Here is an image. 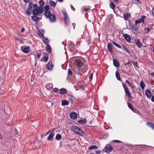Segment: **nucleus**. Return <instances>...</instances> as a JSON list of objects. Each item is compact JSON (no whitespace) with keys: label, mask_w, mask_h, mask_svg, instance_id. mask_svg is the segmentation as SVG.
I'll return each mask as SVG.
<instances>
[{"label":"nucleus","mask_w":154,"mask_h":154,"mask_svg":"<svg viewBox=\"0 0 154 154\" xmlns=\"http://www.w3.org/2000/svg\"><path fill=\"white\" fill-rule=\"evenodd\" d=\"M71 129L73 131L81 136H83L84 134V131L81 128L77 126H72Z\"/></svg>","instance_id":"1"},{"label":"nucleus","mask_w":154,"mask_h":154,"mask_svg":"<svg viewBox=\"0 0 154 154\" xmlns=\"http://www.w3.org/2000/svg\"><path fill=\"white\" fill-rule=\"evenodd\" d=\"M48 15V14L47 15H45L47 18H49L51 22L52 23L55 22L56 19L55 15L53 14H51V12Z\"/></svg>","instance_id":"2"},{"label":"nucleus","mask_w":154,"mask_h":154,"mask_svg":"<svg viewBox=\"0 0 154 154\" xmlns=\"http://www.w3.org/2000/svg\"><path fill=\"white\" fill-rule=\"evenodd\" d=\"M122 84L124 88L125 94L129 97L131 98V94L130 92L129 91L128 88L124 83H122Z\"/></svg>","instance_id":"3"},{"label":"nucleus","mask_w":154,"mask_h":154,"mask_svg":"<svg viewBox=\"0 0 154 154\" xmlns=\"http://www.w3.org/2000/svg\"><path fill=\"white\" fill-rule=\"evenodd\" d=\"M63 13L64 20L67 25H68L69 23V20L68 18V14L65 11L63 10Z\"/></svg>","instance_id":"4"},{"label":"nucleus","mask_w":154,"mask_h":154,"mask_svg":"<svg viewBox=\"0 0 154 154\" xmlns=\"http://www.w3.org/2000/svg\"><path fill=\"white\" fill-rule=\"evenodd\" d=\"M55 128H54L51 129V133L48 137V141H52L53 140V137L54 136V132L55 130Z\"/></svg>","instance_id":"5"},{"label":"nucleus","mask_w":154,"mask_h":154,"mask_svg":"<svg viewBox=\"0 0 154 154\" xmlns=\"http://www.w3.org/2000/svg\"><path fill=\"white\" fill-rule=\"evenodd\" d=\"M104 149L105 152L109 153L112 150V148L110 144H107L105 146Z\"/></svg>","instance_id":"6"},{"label":"nucleus","mask_w":154,"mask_h":154,"mask_svg":"<svg viewBox=\"0 0 154 154\" xmlns=\"http://www.w3.org/2000/svg\"><path fill=\"white\" fill-rule=\"evenodd\" d=\"M21 49L24 53H27L30 51V48L28 46H23L21 47Z\"/></svg>","instance_id":"7"},{"label":"nucleus","mask_w":154,"mask_h":154,"mask_svg":"<svg viewBox=\"0 0 154 154\" xmlns=\"http://www.w3.org/2000/svg\"><path fill=\"white\" fill-rule=\"evenodd\" d=\"M75 64L79 68H80L83 65L82 62L79 60H76L75 61Z\"/></svg>","instance_id":"8"},{"label":"nucleus","mask_w":154,"mask_h":154,"mask_svg":"<svg viewBox=\"0 0 154 154\" xmlns=\"http://www.w3.org/2000/svg\"><path fill=\"white\" fill-rule=\"evenodd\" d=\"M135 42L138 47L141 48L142 47V45L138 38H136Z\"/></svg>","instance_id":"9"},{"label":"nucleus","mask_w":154,"mask_h":154,"mask_svg":"<svg viewBox=\"0 0 154 154\" xmlns=\"http://www.w3.org/2000/svg\"><path fill=\"white\" fill-rule=\"evenodd\" d=\"M123 36L125 38L126 41L128 42H130L131 41V38L129 35L127 34H124L123 35Z\"/></svg>","instance_id":"10"},{"label":"nucleus","mask_w":154,"mask_h":154,"mask_svg":"<svg viewBox=\"0 0 154 154\" xmlns=\"http://www.w3.org/2000/svg\"><path fill=\"white\" fill-rule=\"evenodd\" d=\"M53 67V65L51 62H49L46 66V68L49 70H51Z\"/></svg>","instance_id":"11"},{"label":"nucleus","mask_w":154,"mask_h":154,"mask_svg":"<svg viewBox=\"0 0 154 154\" xmlns=\"http://www.w3.org/2000/svg\"><path fill=\"white\" fill-rule=\"evenodd\" d=\"M145 94L146 96L148 98L151 97L152 94L149 89H147L145 91Z\"/></svg>","instance_id":"12"},{"label":"nucleus","mask_w":154,"mask_h":154,"mask_svg":"<svg viewBox=\"0 0 154 154\" xmlns=\"http://www.w3.org/2000/svg\"><path fill=\"white\" fill-rule=\"evenodd\" d=\"M45 15H47L48 14H50V13L51 12L48 10L49 9V6L48 5L45 6Z\"/></svg>","instance_id":"13"},{"label":"nucleus","mask_w":154,"mask_h":154,"mask_svg":"<svg viewBox=\"0 0 154 154\" xmlns=\"http://www.w3.org/2000/svg\"><path fill=\"white\" fill-rule=\"evenodd\" d=\"M77 113L75 112H72L70 114V117L72 119H75L77 117Z\"/></svg>","instance_id":"14"},{"label":"nucleus","mask_w":154,"mask_h":154,"mask_svg":"<svg viewBox=\"0 0 154 154\" xmlns=\"http://www.w3.org/2000/svg\"><path fill=\"white\" fill-rule=\"evenodd\" d=\"M113 63L114 65L117 67H118L119 66V62L116 59H113Z\"/></svg>","instance_id":"15"},{"label":"nucleus","mask_w":154,"mask_h":154,"mask_svg":"<svg viewBox=\"0 0 154 154\" xmlns=\"http://www.w3.org/2000/svg\"><path fill=\"white\" fill-rule=\"evenodd\" d=\"M107 48L109 51L112 52V51L113 45L111 43H108L107 44Z\"/></svg>","instance_id":"16"},{"label":"nucleus","mask_w":154,"mask_h":154,"mask_svg":"<svg viewBox=\"0 0 154 154\" xmlns=\"http://www.w3.org/2000/svg\"><path fill=\"white\" fill-rule=\"evenodd\" d=\"M131 17L130 13H125L124 14L123 18L125 20H128Z\"/></svg>","instance_id":"17"},{"label":"nucleus","mask_w":154,"mask_h":154,"mask_svg":"<svg viewBox=\"0 0 154 154\" xmlns=\"http://www.w3.org/2000/svg\"><path fill=\"white\" fill-rule=\"evenodd\" d=\"M127 104H128V107L130 109H131L132 111H133L134 112H135V109L134 108V106L132 105V104H131L130 103L128 102L127 103Z\"/></svg>","instance_id":"18"},{"label":"nucleus","mask_w":154,"mask_h":154,"mask_svg":"<svg viewBox=\"0 0 154 154\" xmlns=\"http://www.w3.org/2000/svg\"><path fill=\"white\" fill-rule=\"evenodd\" d=\"M37 16L35 15L32 16V19L33 21L36 22H37L39 20L40 18Z\"/></svg>","instance_id":"19"},{"label":"nucleus","mask_w":154,"mask_h":154,"mask_svg":"<svg viewBox=\"0 0 154 154\" xmlns=\"http://www.w3.org/2000/svg\"><path fill=\"white\" fill-rule=\"evenodd\" d=\"M46 51L48 53H50L51 52V47L49 44L46 45Z\"/></svg>","instance_id":"20"},{"label":"nucleus","mask_w":154,"mask_h":154,"mask_svg":"<svg viewBox=\"0 0 154 154\" xmlns=\"http://www.w3.org/2000/svg\"><path fill=\"white\" fill-rule=\"evenodd\" d=\"M33 14L35 16H37L39 14V12L38 9H34L32 11Z\"/></svg>","instance_id":"21"},{"label":"nucleus","mask_w":154,"mask_h":154,"mask_svg":"<svg viewBox=\"0 0 154 154\" xmlns=\"http://www.w3.org/2000/svg\"><path fill=\"white\" fill-rule=\"evenodd\" d=\"M67 93L66 90V89L62 88L60 90V94H66Z\"/></svg>","instance_id":"22"},{"label":"nucleus","mask_w":154,"mask_h":154,"mask_svg":"<svg viewBox=\"0 0 154 154\" xmlns=\"http://www.w3.org/2000/svg\"><path fill=\"white\" fill-rule=\"evenodd\" d=\"M45 87L47 89L49 90L51 88H53V85L51 83L48 84L46 85Z\"/></svg>","instance_id":"23"},{"label":"nucleus","mask_w":154,"mask_h":154,"mask_svg":"<svg viewBox=\"0 0 154 154\" xmlns=\"http://www.w3.org/2000/svg\"><path fill=\"white\" fill-rule=\"evenodd\" d=\"M69 104V102L67 100H62V105L63 106L67 105Z\"/></svg>","instance_id":"24"},{"label":"nucleus","mask_w":154,"mask_h":154,"mask_svg":"<svg viewBox=\"0 0 154 154\" xmlns=\"http://www.w3.org/2000/svg\"><path fill=\"white\" fill-rule=\"evenodd\" d=\"M43 42L44 43L46 44V45L47 44H48L49 43V41L48 39L47 38H45V37L43 38Z\"/></svg>","instance_id":"25"},{"label":"nucleus","mask_w":154,"mask_h":154,"mask_svg":"<svg viewBox=\"0 0 154 154\" xmlns=\"http://www.w3.org/2000/svg\"><path fill=\"white\" fill-rule=\"evenodd\" d=\"M32 11V8H29L28 9L26 10V13L28 15H29L31 14Z\"/></svg>","instance_id":"26"},{"label":"nucleus","mask_w":154,"mask_h":154,"mask_svg":"<svg viewBox=\"0 0 154 154\" xmlns=\"http://www.w3.org/2000/svg\"><path fill=\"white\" fill-rule=\"evenodd\" d=\"M62 138L61 135L59 134H56V139L57 140H61Z\"/></svg>","instance_id":"27"},{"label":"nucleus","mask_w":154,"mask_h":154,"mask_svg":"<svg viewBox=\"0 0 154 154\" xmlns=\"http://www.w3.org/2000/svg\"><path fill=\"white\" fill-rule=\"evenodd\" d=\"M37 9L38 10L39 13H42L44 10L42 7H39Z\"/></svg>","instance_id":"28"},{"label":"nucleus","mask_w":154,"mask_h":154,"mask_svg":"<svg viewBox=\"0 0 154 154\" xmlns=\"http://www.w3.org/2000/svg\"><path fill=\"white\" fill-rule=\"evenodd\" d=\"M146 125L151 128L152 129L154 128V124L153 123L150 122H148L146 123Z\"/></svg>","instance_id":"29"},{"label":"nucleus","mask_w":154,"mask_h":154,"mask_svg":"<svg viewBox=\"0 0 154 154\" xmlns=\"http://www.w3.org/2000/svg\"><path fill=\"white\" fill-rule=\"evenodd\" d=\"M49 3L50 5L51 6L54 7L56 5V4L55 2L51 0H50Z\"/></svg>","instance_id":"30"},{"label":"nucleus","mask_w":154,"mask_h":154,"mask_svg":"<svg viewBox=\"0 0 154 154\" xmlns=\"http://www.w3.org/2000/svg\"><path fill=\"white\" fill-rule=\"evenodd\" d=\"M116 75L117 79L120 81L121 80V77L119 72L116 71Z\"/></svg>","instance_id":"31"},{"label":"nucleus","mask_w":154,"mask_h":154,"mask_svg":"<svg viewBox=\"0 0 154 154\" xmlns=\"http://www.w3.org/2000/svg\"><path fill=\"white\" fill-rule=\"evenodd\" d=\"M38 35L41 38H43L44 37L43 34L42 32H41L40 30H39L38 32Z\"/></svg>","instance_id":"32"},{"label":"nucleus","mask_w":154,"mask_h":154,"mask_svg":"<svg viewBox=\"0 0 154 154\" xmlns=\"http://www.w3.org/2000/svg\"><path fill=\"white\" fill-rule=\"evenodd\" d=\"M140 85L141 88L142 89H144V88L145 87V84L143 81H141L140 82Z\"/></svg>","instance_id":"33"},{"label":"nucleus","mask_w":154,"mask_h":154,"mask_svg":"<svg viewBox=\"0 0 154 154\" xmlns=\"http://www.w3.org/2000/svg\"><path fill=\"white\" fill-rule=\"evenodd\" d=\"M110 7L112 9L114 10L115 8V5L113 2H112L110 4Z\"/></svg>","instance_id":"34"},{"label":"nucleus","mask_w":154,"mask_h":154,"mask_svg":"<svg viewBox=\"0 0 154 154\" xmlns=\"http://www.w3.org/2000/svg\"><path fill=\"white\" fill-rule=\"evenodd\" d=\"M39 4L40 5V7H42L44 5L45 2L43 0H40L39 2Z\"/></svg>","instance_id":"35"},{"label":"nucleus","mask_w":154,"mask_h":154,"mask_svg":"<svg viewBox=\"0 0 154 154\" xmlns=\"http://www.w3.org/2000/svg\"><path fill=\"white\" fill-rule=\"evenodd\" d=\"M97 148H98L97 146H96L95 145L92 146L90 147L89 148V149L90 150H91L92 149H97Z\"/></svg>","instance_id":"36"},{"label":"nucleus","mask_w":154,"mask_h":154,"mask_svg":"<svg viewBox=\"0 0 154 154\" xmlns=\"http://www.w3.org/2000/svg\"><path fill=\"white\" fill-rule=\"evenodd\" d=\"M78 122L79 123L85 124L86 123V121L85 120L82 119V120H79L78 121Z\"/></svg>","instance_id":"37"},{"label":"nucleus","mask_w":154,"mask_h":154,"mask_svg":"<svg viewBox=\"0 0 154 154\" xmlns=\"http://www.w3.org/2000/svg\"><path fill=\"white\" fill-rule=\"evenodd\" d=\"M112 43L116 46H117L118 48H121V46L118 45V44L116 43V42L114 41H112Z\"/></svg>","instance_id":"38"},{"label":"nucleus","mask_w":154,"mask_h":154,"mask_svg":"<svg viewBox=\"0 0 154 154\" xmlns=\"http://www.w3.org/2000/svg\"><path fill=\"white\" fill-rule=\"evenodd\" d=\"M112 43L116 46H117L118 48H121V46L118 45V44L116 43V42L114 41H112Z\"/></svg>","instance_id":"39"},{"label":"nucleus","mask_w":154,"mask_h":154,"mask_svg":"<svg viewBox=\"0 0 154 154\" xmlns=\"http://www.w3.org/2000/svg\"><path fill=\"white\" fill-rule=\"evenodd\" d=\"M48 58L47 56V57L45 56L43 58V60L45 62H47L48 61Z\"/></svg>","instance_id":"40"},{"label":"nucleus","mask_w":154,"mask_h":154,"mask_svg":"<svg viewBox=\"0 0 154 154\" xmlns=\"http://www.w3.org/2000/svg\"><path fill=\"white\" fill-rule=\"evenodd\" d=\"M132 28L135 31H137L138 28L137 27L134 25H133L132 27Z\"/></svg>","instance_id":"41"},{"label":"nucleus","mask_w":154,"mask_h":154,"mask_svg":"<svg viewBox=\"0 0 154 154\" xmlns=\"http://www.w3.org/2000/svg\"><path fill=\"white\" fill-rule=\"evenodd\" d=\"M146 18V17L145 15H143L141 16L140 19L143 21V23H144V20Z\"/></svg>","instance_id":"42"},{"label":"nucleus","mask_w":154,"mask_h":154,"mask_svg":"<svg viewBox=\"0 0 154 154\" xmlns=\"http://www.w3.org/2000/svg\"><path fill=\"white\" fill-rule=\"evenodd\" d=\"M33 5V3L32 2H29V5H28V7L29 8H32V6Z\"/></svg>","instance_id":"43"},{"label":"nucleus","mask_w":154,"mask_h":154,"mask_svg":"<svg viewBox=\"0 0 154 154\" xmlns=\"http://www.w3.org/2000/svg\"><path fill=\"white\" fill-rule=\"evenodd\" d=\"M68 74L70 75H72V72L69 69H68Z\"/></svg>","instance_id":"44"},{"label":"nucleus","mask_w":154,"mask_h":154,"mask_svg":"<svg viewBox=\"0 0 154 154\" xmlns=\"http://www.w3.org/2000/svg\"><path fill=\"white\" fill-rule=\"evenodd\" d=\"M58 88H54L53 89V91L54 92L57 93L58 92Z\"/></svg>","instance_id":"45"},{"label":"nucleus","mask_w":154,"mask_h":154,"mask_svg":"<svg viewBox=\"0 0 154 154\" xmlns=\"http://www.w3.org/2000/svg\"><path fill=\"white\" fill-rule=\"evenodd\" d=\"M93 73H92L89 76V79L90 80H92L93 79Z\"/></svg>","instance_id":"46"},{"label":"nucleus","mask_w":154,"mask_h":154,"mask_svg":"<svg viewBox=\"0 0 154 154\" xmlns=\"http://www.w3.org/2000/svg\"><path fill=\"white\" fill-rule=\"evenodd\" d=\"M145 30H146L145 32H146V33H148L150 31V29L148 27H147V28H146Z\"/></svg>","instance_id":"47"},{"label":"nucleus","mask_w":154,"mask_h":154,"mask_svg":"<svg viewBox=\"0 0 154 154\" xmlns=\"http://www.w3.org/2000/svg\"><path fill=\"white\" fill-rule=\"evenodd\" d=\"M123 48L125 50H126V51L128 52V53L129 52V50L127 48V47L124 46V45H123Z\"/></svg>","instance_id":"48"},{"label":"nucleus","mask_w":154,"mask_h":154,"mask_svg":"<svg viewBox=\"0 0 154 154\" xmlns=\"http://www.w3.org/2000/svg\"><path fill=\"white\" fill-rule=\"evenodd\" d=\"M125 81L128 84L130 85L133 88H134V87L133 86H132V85H131L130 83L127 80H125Z\"/></svg>","instance_id":"49"},{"label":"nucleus","mask_w":154,"mask_h":154,"mask_svg":"<svg viewBox=\"0 0 154 154\" xmlns=\"http://www.w3.org/2000/svg\"><path fill=\"white\" fill-rule=\"evenodd\" d=\"M32 6L35 9H36V8L38 7V5L36 4H34Z\"/></svg>","instance_id":"50"},{"label":"nucleus","mask_w":154,"mask_h":154,"mask_svg":"<svg viewBox=\"0 0 154 154\" xmlns=\"http://www.w3.org/2000/svg\"><path fill=\"white\" fill-rule=\"evenodd\" d=\"M113 142H118L120 143L121 142V141H120L119 140H112Z\"/></svg>","instance_id":"51"},{"label":"nucleus","mask_w":154,"mask_h":154,"mask_svg":"<svg viewBox=\"0 0 154 154\" xmlns=\"http://www.w3.org/2000/svg\"><path fill=\"white\" fill-rule=\"evenodd\" d=\"M51 130H49V131H48L46 134V135H47L48 134H50L51 133Z\"/></svg>","instance_id":"52"},{"label":"nucleus","mask_w":154,"mask_h":154,"mask_svg":"<svg viewBox=\"0 0 154 154\" xmlns=\"http://www.w3.org/2000/svg\"><path fill=\"white\" fill-rule=\"evenodd\" d=\"M89 10L88 8H85L84 9V11L85 12H87Z\"/></svg>","instance_id":"53"},{"label":"nucleus","mask_w":154,"mask_h":154,"mask_svg":"<svg viewBox=\"0 0 154 154\" xmlns=\"http://www.w3.org/2000/svg\"><path fill=\"white\" fill-rule=\"evenodd\" d=\"M95 152L97 153V154H99L100 153V150H97V151H95Z\"/></svg>","instance_id":"54"},{"label":"nucleus","mask_w":154,"mask_h":154,"mask_svg":"<svg viewBox=\"0 0 154 154\" xmlns=\"http://www.w3.org/2000/svg\"><path fill=\"white\" fill-rule=\"evenodd\" d=\"M137 20L138 21L139 23L143 22V21L141 20L140 19H138V20Z\"/></svg>","instance_id":"55"},{"label":"nucleus","mask_w":154,"mask_h":154,"mask_svg":"<svg viewBox=\"0 0 154 154\" xmlns=\"http://www.w3.org/2000/svg\"><path fill=\"white\" fill-rule=\"evenodd\" d=\"M24 30H25L24 28L23 27L22 28L21 31V32H23L24 31Z\"/></svg>","instance_id":"56"},{"label":"nucleus","mask_w":154,"mask_h":154,"mask_svg":"<svg viewBox=\"0 0 154 154\" xmlns=\"http://www.w3.org/2000/svg\"><path fill=\"white\" fill-rule=\"evenodd\" d=\"M113 1L116 4H118L119 3L118 0H113Z\"/></svg>","instance_id":"57"},{"label":"nucleus","mask_w":154,"mask_h":154,"mask_svg":"<svg viewBox=\"0 0 154 154\" xmlns=\"http://www.w3.org/2000/svg\"><path fill=\"white\" fill-rule=\"evenodd\" d=\"M152 12L153 15L154 16V7L153 8Z\"/></svg>","instance_id":"58"},{"label":"nucleus","mask_w":154,"mask_h":154,"mask_svg":"<svg viewBox=\"0 0 154 154\" xmlns=\"http://www.w3.org/2000/svg\"><path fill=\"white\" fill-rule=\"evenodd\" d=\"M137 63H135V62H133V65H134V66H137Z\"/></svg>","instance_id":"59"},{"label":"nucleus","mask_w":154,"mask_h":154,"mask_svg":"<svg viewBox=\"0 0 154 154\" xmlns=\"http://www.w3.org/2000/svg\"><path fill=\"white\" fill-rule=\"evenodd\" d=\"M151 100L152 102H154V96H153L152 97Z\"/></svg>","instance_id":"60"},{"label":"nucleus","mask_w":154,"mask_h":154,"mask_svg":"<svg viewBox=\"0 0 154 154\" xmlns=\"http://www.w3.org/2000/svg\"><path fill=\"white\" fill-rule=\"evenodd\" d=\"M41 56V54H39L37 55V57L38 58H39Z\"/></svg>","instance_id":"61"},{"label":"nucleus","mask_w":154,"mask_h":154,"mask_svg":"<svg viewBox=\"0 0 154 154\" xmlns=\"http://www.w3.org/2000/svg\"><path fill=\"white\" fill-rule=\"evenodd\" d=\"M24 2L26 3H28L29 1V0H23Z\"/></svg>","instance_id":"62"},{"label":"nucleus","mask_w":154,"mask_h":154,"mask_svg":"<svg viewBox=\"0 0 154 154\" xmlns=\"http://www.w3.org/2000/svg\"><path fill=\"white\" fill-rule=\"evenodd\" d=\"M19 42H20V43H23V42L22 40L19 39Z\"/></svg>","instance_id":"63"},{"label":"nucleus","mask_w":154,"mask_h":154,"mask_svg":"<svg viewBox=\"0 0 154 154\" xmlns=\"http://www.w3.org/2000/svg\"><path fill=\"white\" fill-rule=\"evenodd\" d=\"M150 75H151L154 77V72L151 73Z\"/></svg>","instance_id":"64"}]
</instances>
